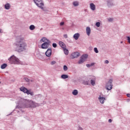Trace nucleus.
Returning <instances> with one entry per match:
<instances>
[{
  "mask_svg": "<svg viewBox=\"0 0 130 130\" xmlns=\"http://www.w3.org/2000/svg\"><path fill=\"white\" fill-rule=\"evenodd\" d=\"M28 108V107L33 108L36 107V106L34 104V103L32 101H29L24 99H21L20 102L18 103V105L16 106V108L18 109H21L24 108Z\"/></svg>",
  "mask_w": 130,
  "mask_h": 130,
  "instance_id": "nucleus-1",
  "label": "nucleus"
},
{
  "mask_svg": "<svg viewBox=\"0 0 130 130\" xmlns=\"http://www.w3.org/2000/svg\"><path fill=\"white\" fill-rule=\"evenodd\" d=\"M15 45L18 52H23V51H25L26 48H27V44L23 41V39H22L17 40L15 43Z\"/></svg>",
  "mask_w": 130,
  "mask_h": 130,
  "instance_id": "nucleus-2",
  "label": "nucleus"
},
{
  "mask_svg": "<svg viewBox=\"0 0 130 130\" xmlns=\"http://www.w3.org/2000/svg\"><path fill=\"white\" fill-rule=\"evenodd\" d=\"M8 60L11 64H20V60L14 55L9 57Z\"/></svg>",
  "mask_w": 130,
  "mask_h": 130,
  "instance_id": "nucleus-3",
  "label": "nucleus"
},
{
  "mask_svg": "<svg viewBox=\"0 0 130 130\" xmlns=\"http://www.w3.org/2000/svg\"><path fill=\"white\" fill-rule=\"evenodd\" d=\"M34 2L38 8H40V9H41L43 11H45L44 8H43L44 6V3H43V0H34Z\"/></svg>",
  "mask_w": 130,
  "mask_h": 130,
  "instance_id": "nucleus-4",
  "label": "nucleus"
},
{
  "mask_svg": "<svg viewBox=\"0 0 130 130\" xmlns=\"http://www.w3.org/2000/svg\"><path fill=\"white\" fill-rule=\"evenodd\" d=\"M20 91H21V92H23L25 94H27V95H30V96H34V92H31V90H28L27 89V88L22 86L20 87Z\"/></svg>",
  "mask_w": 130,
  "mask_h": 130,
  "instance_id": "nucleus-5",
  "label": "nucleus"
},
{
  "mask_svg": "<svg viewBox=\"0 0 130 130\" xmlns=\"http://www.w3.org/2000/svg\"><path fill=\"white\" fill-rule=\"evenodd\" d=\"M50 43H51L50 40H48V42H45L42 44L41 48L42 49H47V48H48V46L50 45Z\"/></svg>",
  "mask_w": 130,
  "mask_h": 130,
  "instance_id": "nucleus-6",
  "label": "nucleus"
},
{
  "mask_svg": "<svg viewBox=\"0 0 130 130\" xmlns=\"http://www.w3.org/2000/svg\"><path fill=\"white\" fill-rule=\"evenodd\" d=\"M106 89L108 91H110L112 89V80L110 79L106 85Z\"/></svg>",
  "mask_w": 130,
  "mask_h": 130,
  "instance_id": "nucleus-7",
  "label": "nucleus"
},
{
  "mask_svg": "<svg viewBox=\"0 0 130 130\" xmlns=\"http://www.w3.org/2000/svg\"><path fill=\"white\" fill-rule=\"evenodd\" d=\"M80 56V53L78 52H74L71 54V58L74 59V58H77Z\"/></svg>",
  "mask_w": 130,
  "mask_h": 130,
  "instance_id": "nucleus-8",
  "label": "nucleus"
},
{
  "mask_svg": "<svg viewBox=\"0 0 130 130\" xmlns=\"http://www.w3.org/2000/svg\"><path fill=\"white\" fill-rule=\"evenodd\" d=\"M52 53V50L51 49V48H49V49H48L45 52V54L48 57L51 56Z\"/></svg>",
  "mask_w": 130,
  "mask_h": 130,
  "instance_id": "nucleus-9",
  "label": "nucleus"
},
{
  "mask_svg": "<svg viewBox=\"0 0 130 130\" xmlns=\"http://www.w3.org/2000/svg\"><path fill=\"white\" fill-rule=\"evenodd\" d=\"M107 5L108 8L113 7V6H114V4H113V0H107Z\"/></svg>",
  "mask_w": 130,
  "mask_h": 130,
  "instance_id": "nucleus-10",
  "label": "nucleus"
},
{
  "mask_svg": "<svg viewBox=\"0 0 130 130\" xmlns=\"http://www.w3.org/2000/svg\"><path fill=\"white\" fill-rule=\"evenodd\" d=\"M59 45L62 48V49H66V48H67V46H66V44H64V43L61 41L59 42Z\"/></svg>",
  "mask_w": 130,
  "mask_h": 130,
  "instance_id": "nucleus-11",
  "label": "nucleus"
},
{
  "mask_svg": "<svg viewBox=\"0 0 130 130\" xmlns=\"http://www.w3.org/2000/svg\"><path fill=\"white\" fill-rule=\"evenodd\" d=\"M90 8L92 10V11H95L96 10V6L95 4L93 3H91L90 4Z\"/></svg>",
  "mask_w": 130,
  "mask_h": 130,
  "instance_id": "nucleus-12",
  "label": "nucleus"
},
{
  "mask_svg": "<svg viewBox=\"0 0 130 130\" xmlns=\"http://www.w3.org/2000/svg\"><path fill=\"white\" fill-rule=\"evenodd\" d=\"M86 34L88 36H90V34H91V28L89 26L86 27Z\"/></svg>",
  "mask_w": 130,
  "mask_h": 130,
  "instance_id": "nucleus-13",
  "label": "nucleus"
},
{
  "mask_svg": "<svg viewBox=\"0 0 130 130\" xmlns=\"http://www.w3.org/2000/svg\"><path fill=\"white\" fill-rule=\"evenodd\" d=\"M99 100L100 101L101 103H102V104H103V103H104V101L105 100V98L101 96V95H100L99 98Z\"/></svg>",
  "mask_w": 130,
  "mask_h": 130,
  "instance_id": "nucleus-14",
  "label": "nucleus"
},
{
  "mask_svg": "<svg viewBox=\"0 0 130 130\" xmlns=\"http://www.w3.org/2000/svg\"><path fill=\"white\" fill-rule=\"evenodd\" d=\"M79 37H80V34L79 33H76L74 34L73 36V38H74L75 40H78Z\"/></svg>",
  "mask_w": 130,
  "mask_h": 130,
  "instance_id": "nucleus-15",
  "label": "nucleus"
},
{
  "mask_svg": "<svg viewBox=\"0 0 130 130\" xmlns=\"http://www.w3.org/2000/svg\"><path fill=\"white\" fill-rule=\"evenodd\" d=\"M85 59L80 57V59L78 61V64H82V63L85 62Z\"/></svg>",
  "mask_w": 130,
  "mask_h": 130,
  "instance_id": "nucleus-16",
  "label": "nucleus"
},
{
  "mask_svg": "<svg viewBox=\"0 0 130 130\" xmlns=\"http://www.w3.org/2000/svg\"><path fill=\"white\" fill-rule=\"evenodd\" d=\"M4 7L6 10H10V8H11V5H10L9 3H7L5 5Z\"/></svg>",
  "mask_w": 130,
  "mask_h": 130,
  "instance_id": "nucleus-17",
  "label": "nucleus"
},
{
  "mask_svg": "<svg viewBox=\"0 0 130 130\" xmlns=\"http://www.w3.org/2000/svg\"><path fill=\"white\" fill-rule=\"evenodd\" d=\"M79 92L78 91V90L74 89L73 91L72 92L73 95L74 96H77V95L78 94Z\"/></svg>",
  "mask_w": 130,
  "mask_h": 130,
  "instance_id": "nucleus-18",
  "label": "nucleus"
},
{
  "mask_svg": "<svg viewBox=\"0 0 130 130\" xmlns=\"http://www.w3.org/2000/svg\"><path fill=\"white\" fill-rule=\"evenodd\" d=\"M61 79H68L69 78V75H68L67 74H62L61 76Z\"/></svg>",
  "mask_w": 130,
  "mask_h": 130,
  "instance_id": "nucleus-19",
  "label": "nucleus"
},
{
  "mask_svg": "<svg viewBox=\"0 0 130 130\" xmlns=\"http://www.w3.org/2000/svg\"><path fill=\"white\" fill-rule=\"evenodd\" d=\"M48 40H49L47 39V38H46V37H43L41 40V41H42V42H44H44H48Z\"/></svg>",
  "mask_w": 130,
  "mask_h": 130,
  "instance_id": "nucleus-20",
  "label": "nucleus"
},
{
  "mask_svg": "<svg viewBox=\"0 0 130 130\" xmlns=\"http://www.w3.org/2000/svg\"><path fill=\"white\" fill-rule=\"evenodd\" d=\"M64 53L66 54V55H69V50L67 49V48H65V49H63Z\"/></svg>",
  "mask_w": 130,
  "mask_h": 130,
  "instance_id": "nucleus-21",
  "label": "nucleus"
},
{
  "mask_svg": "<svg viewBox=\"0 0 130 130\" xmlns=\"http://www.w3.org/2000/svg\"><path fill=\"white\" fill-rule=\"evenodd\" d=\"M7 67H8V64H7V63H3L2 65H1V68L2 70H4L6 69Z\"/></svg>",
  "mask_w": 130,
  "mask_h": 130,
  "instance_id": "nucleus-22",
  "label": "nucleus"
},
{
  "mask_svg": "<svg viewBox=\"0 0 130 130\" xmlns=\"http://www.w3.org/2000/svg\"><path fill=\"white\" fill-rule=\"evenodd\" d=\"M80 57L84 58V59L86 60V58H88V54H83Z\"/></svg>",
  "mask_w": 130,
  "mask_h": 130,
  "instance_id": "nucleus-23",
  "label": "nucleus"
},
{
  "mask_svg": "<svg viewBox=\"0 0 130 130\" xmlns=\"http://www.w3.org/2000/svg\"><path fill=\"white\" fill-rule=\"evenodd\" d=\"M90 83L91 84L92 86H95V85H96L95 80H94L93 79L90 80Z\"/></svg>",
  "mask_w": 130,
  "mask_h": 130,
  "instance_id": "nucleus-24",
  "label": "nucleus"
},
{
  "mask_svg": "<svg viewBox=\"0 0 130 130\" xmlns=\"http://www.w3.org/2000/svg\"><path fill=\"white\" fill-rule=\"evenodd\" d=\"M36 27L34 25H30L29 26V29L31 30H34L35 29Z\"/></svg>",
  "mask_w": 130,
  "mask_h": 130,
  "instance_id": "nucleus-25",
  "label": "nucleus"
},
{
  "mask_svg": "<svg viewBox=\"0 0 130 130\" xmlns=\"http://www.w3.org/2000/svg\"><path fill=\"white\" fill-rule=\"evenodd\" d=\"M73 6H74V7H78V6H79V3H78L77 2H73Z\"/></svg>",
  "mask_w": 130,
  "mask_h": 130,
  "instance_id": "nucleus-26",
  "label": "nucleus"
},
{
  "mask_svg": "<svg viewBox=\"0 0 130 130\" xmlns=\"http://www.w3.org/2000/svg\"><path fill=\"white\" fill-rule=\"evenodd\" d=\"M68 66H67L66 65H64L63 66V71H64V72H67V71H68Z\"/></svg>",
  "mask_w": 130,
  "mask_h": 130,
  "instance_id": "nucleus-27",
  "label": "nucleus"
},
{
  "mask_svg": "<svg viewBox=\"0 0 130 130\" xmlns=\"http://www.w3.org/2000/svg\"><path fill=\"white\" fill-rule=\"evenodd\" d=\"M83 85H89V82L84 80L83 81Z\"/></svg>",
  "mask_w": 130,
  "mask_h": 130,
  "instance_id": "nucleus-28",
  "label": "nucleus"
},
{
  "mask_svg": "<svg viewBox=\"0 0 130 130\" xmlns=\"http://www.w3.org/2000/svg\"><path fill=\"white\" fill-rule=\"evenodd\" d=\"M52 46L53 47H54V48H56V47H57V45L56 44V43H53L52 44Z\"/></svg>",
  "mask_w": 130,
  "mask_h": 130,
  "instance_id": "nucleus-29",
  "label": "nucleus"
},
{
  "mask_svg": "<svg viewBox=\"0 0 130 130\" xmlns=\"http://www.w3.org/2000/svg\"><path fill=\"white\" fill-rule=\"evenodd\" d=\"M94 51L95 52V53H98V52H99V51H98V49L97 48H94Z\"/></svg>",
  "mask_w": 130,
  "mask_h": 130,
  "instance_id": "nucleus-30",
  "label": "nucleus"
},
{
  "mask_svg": "<svg viewBox=\"0 0 130 130\" xmlns=\"http://www.w3.org/2000/svg\"><path fill=\"white\" fill-rule=\"evenodd\" d=\"M24 80H25V82H27V83H28V82H30V79H28V78H27V77L24 78Z\"/></svg>",
  "mask_w": 130,
  "mask_h": 130,
  "instance_id": "nucleus-31",
  "label": "nucleus"
},
{
  "mask_svg": "<svg viewBox=\"0 0 130 130\" xmlns=\"http://www.w3.org/2000/svg\"><path fill=\"white\" fill-rule=\"evenodd\" d=\"M95 26L96 27H100V22H96Z\"/></svg>",
  "mask_w": 130,
  "mask_h": 130,
  "instance_id": "nucleus-32",
  "label": "nucleus"
},
{
  "mask_svg": "<svg viewBox=\"0 0 130 130\" xmlns=\"http://www.w3.org/2000/svg\"><path fill=\"white\" fill-rule=\"evenodd\" d=\"M55 63H56V61H52L51 62V64L52 66H53V64H55Z\"/></svg>",
  "mask_w": 130,
  "mask_h": 130,
  "instance_id": "nucleus-33",
  "label": "nucleus"
},
{
  "mask_svg": "<svg viewBox=\"0 0 130 130\" xmlns=\"http://www.w3.org/2000/svg\"><path fill=\"white\" fill-rule=\"evenodd\" d=\"M108 21L109 22H112V21H113V18H108Z\"/></svg>",
  "mask_w": 130,
  "mask_h": 130,
  "instance_id": "nucleus-34",
  "label": "nucleus"
},
{
  "mask_svg": "<svg viewBox=\"0 0 130 130\" xmlns=\"http://www.w3.org/2000/svg\"><path fill=\"white\" fill-rule=\"evenodd\" d=\"M63 25H64V22H61L60 23V26H63Z\"/></svg>",
  "mask_w": 130,
  "mask_h": 130,
  "instance_id": "nucleus-35",
  "label": "nucleus"
},
{
  "mask_svg": "<svg viewBox=\"0 0 130 130\" xmlns=\"http://www.w3.org/2000/svg\"><path fill=\"white\" fill-rule=\"evenodd\" d=\"M17 112H22V113H23V112H24V111L23 110H22L21 109H19V111H17Z\"/></svg>",
  "mask_w": 130,
  "mask_h": 130,
  "instance_id": "nucleus-36",
  "label": "nucleus"
},
{
  "mask_svg": "<svg viewBox=\"0 0 130 130\" xmlns=\"http://www.w3.org/2000/svg\"><path fill=\"white\" fill-rule=\"evenodd\" d=\"M105 63H109V61H108V60H106L105 61Z\"/></svg>",
  "mask_w": 130,
  "mask_h": 130,
  "instance_id": "nucleus-37",
  "label": "nucleus"
},
{
  "mask_svg": "<svg viewBox=\"0 0 130 130\" xmlns=\"http://www.w3.org/2000/svg\"><path fill=\"white\" fill-rule=\"evenodd\" d=\"M63 37H64V38H68V35L64 34V35H63Z\"/></svg>",
  "mask_w": 130,
  "mask_h": 130,
  "instance_id": "nucleus-38",
  "label": "nucleus"
},
{
  "mask_svg": "<svg viewBox=\"0 0 130 130\" xmlns=\"http://www.w3.org/2000/svg\"><path fill=\"white\" fill-rule=\"evenodd\" d=\"M86 67H87V68H90L91 66H90V64H86Z\"/></svg>",
  "mask_w": 130,
  "mask_h": 130,
  "instance_id": "nucleus-39",
  "label": "nucleus"
},
{
  "mask_svg": "<svg viewBox=\"0 0 130 130\" xmlns=\"http://www.w3.org/2000/svg\"><path fill=\"white\" fill-rule=\"evenodd\" d=\"M90 65V67H93L94 64H95V63H91V64H89Z\"/></svg>",
  "mask_w": 130,
  "mask_h": 130,
  "instance_id": "nucleus-40",
  "label": "nucleus"
},
{
  "mask_svg": "<svg viewBox=\"0 0 130 130\" xmlns=\"http://www.w3.org/2000/svg\"><path fill=\"white\" fill-rule=\"evenodd\" d=\"M108 121H109V122L111 123V122H112V119H109Z\"/></svg>",
  "mask_w": 130,
  "mask_h": 130,
  "instance_id": "nucleus-41",
  "label": "nucleus"
},
{
  "mask_svg": "<svg viewBox=\"0 0 130 130\" xmlns=\"http://www.w3.org/2000/svg\"><path fill=\"white\" fill-rule=\"evenodd\" d=\"M126 96H127V97L130 98V93H127V94H126Z\"/></svg>",
  "mask_w": 130,
  "mask_h": 130,
  "instance_id": "nucleus-42",
  "label": "nucleus"
},
{
  "mask_svg": "<svg viewBox=\"0 0 130 130\" xmlns=\"http://www.w3.org/2000/svg\"><path fill=\"white\" fill-rule=\"evenodd\" d=\"M78 130H83V128L79 127V129Z\"/></svg>",
  "mask_w": 130,
  "mask_h": 130,
  "instance_id": "nucleus-43",
  "label": "nucleus"
},
{
  "mask_svg": "<svg viewBox=\"0 0 130 130\" xmlns=\"http://www.w3.org/2000/svg\"><path fill=\"white\" fill-rule=\"evenodd\" d=\"M30 81L32 82H33V80H30Z\"/></svg>",
  "mask_w": 130,
  "mask_h": 130,
  "instance_id": "nucleus-44",
  "label": "nucleus"
},
{
  "mask_svg": "<svg viewBox=\"0 0 130 130\" xmlns=\"http://www.w3.org/2000/svg\"><path fill=\"white\" fill-rule=\"evenodd\" d=\"M2 32V29H0V33Z\"/></svg>",
  "mask_w": 130,
  "mask_h": 130,
  "instance_id": "nucleus-45",
  "label": "nucleus"
},
{
  "mask_svg": "<svg viewBox=\"0 0 130 130\" xmlns=\"http://www.w3.org/2000/svg\"><path fill=\"white\" fill-rule=\"evenodd\" d=\"M40 30H42V28H41V29H40Z\"/></svg>",
  "mask_w": 130,
  "mask_h": 130,
  "instance_id": "nucleus-46",
  "label": "nucleus"
},
{
  "mask_svg": "<svg viewBox=\"0 0 130 130\" xmlns=\"http://www.w3.org/2000/svg\"><path fill=\"white\" fill-rule=\"evenodd\" d=\"M93 79H95V77H93Z\"/></svg>",
  "mask_w": 130,
  "mask_h": 130,
  "instance_id": "nucleus-47",
  "label": "nucleus"
},
{
  "mask_svg": "<svg viewBox=\"0 0 130 130\" xmlns=\"http://www.w3.org/2000/svg\"><path fill=\"white\" fill-rule=\"evenodd\" d=\"M121 43H122V42H121Z\"/></svg>",
  "mask_w": 130,
  "mask_h": 130,
  "instance_id": "nucleus-48",
  "label": "nucleus"
},
{
  "mask_svg": "<svg viewBox=\"0 0 130 130\" xmlns=\"http://www.w3.org/2000/svg\"><path fill=\"white\" fill-rule=\"evenodd\" d=\"M0 84H1V82H0Z\"/></svg>",
  "mask_w": 130,
  "mask_h": 130,
  "instance_id": "nucleus-49",
  "label": "nucleus"
}]
</instances>
